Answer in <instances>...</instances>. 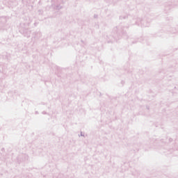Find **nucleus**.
<instances>
[{
  "label": "nucleus",
  "mask_w": 178,
  "mask_h": 178,
  "mask_svg": "<svg viewBox=\"0 0 178 178\" xmlns=\"http://www.w3.org/2000/svg\"><path fill=\"white\" fill-rule=\"evenodd\" d=\"M81 136H84V135H83V133H82V132L81 133Z\"/></svg>",
  "instance_id": "1"
}]
</instances>
